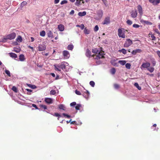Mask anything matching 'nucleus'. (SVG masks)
Listing matches in <instances>:
<instances>
[{"label":"nucleus","instance_id":"obj_1","mask_svg":"<svg viewBox=\"0 0 160 160\" xmlns=\"http://www.w3.org/2000/svg\"><path fill=\"white\" fill-rule=\"evenodd\" d=\"M68 64L66 62H63L59 64L58 65H54V66L55 68V70L56 71H60L61 70L59 68H61L62 70L66 68V67L68 66Z\"/></svg>","mask_w":160,"mask_h":160},{"label":"nucleus","instance_id":"obj_2","mask_svg":"<svg viewBox=\"0 0 160 160\" xmlns=\"http://www.w3.org/2000/svg\"><path fill=\"white\" fill-rule=\"evenodd\" d=\"M150 63L149 62H146L143 63L141 65L140 68L141 69H142V68H147L149 72H152L154 71V68L153 67H150Z\"/></svg>","mask_w":160,"mask_h":160},{"label":"nucleus","instance_id":"obj_3","mask_svg":"<svg viewBox=\"0 0 160 160\" xmlns=\"http://www.w3.org/2000/svg\"><path fill=\"white\" fill-rule=\"evenodd\" d=\"M16 36V33L12 32L6 36L3 39L5 40L7 39L12 40L15 38Z\"/></svg>","mask_w":160,"mask_h":160},{"label":"nucleus","instance_id":"obj_4","mask_svg":"<svg viewBox=\"0 0 160 160\" xmlns=\"http://www.w3.org/2000/svg\"><path fill=\"white\" fill-rule=\"evenodd\" d=\"M132 44V41L129 38L127 39L124 44L123 46L125 48H128Z\"/></svg>","mask_w":160,"mask_h":160},{"label":"nucleus","instance_id":"obj_5","mask_svg":"<svg viewBox=\"0 0 160 160\" xmlns=\"http://www.w3.org/2000/svg\"><path fill=\"white\" fill-rule=\"evenodd\" d=\"M122 29L123 28H119L118 30V35L119 37L122 38H125V35L124 33L122 32Z\"/></svg>","mask_w":160,"mask_h":160},{"label":"nucleus","instance_id":"obj_6","mask_svg":"<svg viewBox=\"0 0 160 160\" xmlns=\"http://www.w3.org/2000/svg\"><path fill=\"white\" fill-rule=\"evenodd\" d=\"M105 54L102 52H99L98 55L95 56V58L97 59H98L100 58H105L104 55Z\"/></svg>","mask_w":160,"mask_h":160},{"label":"nucleus","instance_id":"obj_7","mask_svg":"<svg viewBox=\"0 0 160 160\" xmlns=\"http://www.w3.org/2000/svg\"><path fill=\"white\" fill-rule=\"evenodd\" d=\"M117 59H112L111 60L110 62L111 64L114 66L118 67V63L116 61Z\"/></svg>","mask_w":160,"mask_h":160},{"label":"nucleus","instance_id":"obj_8","mask_svg":"<svg viewBox=\"0 0 160 160\" xmlns=\"http://www.w3.org/2000/svg\"><path fill=\"white\" fill-rule=\"evenodd\" d=\"M63 55L65 58H68L69 57V52L66 50L64 51L63 52Z\"/></svg>","mask_w":160,"mask_h":160},{"label":"nucleus","instance_id":"obj_9","mask_svg":"<svg viewBox=\"0 0 160 160\" xmlns=\"http://www.w3.org/2000/svg\"><path fill=\"white\" fill-rule=\"evenodd\" d=\"M38 51H41L44 50L46 48V47L44 45H39L38 47Z\"/></svg>","mask_w":160,"mask_h":160},{"label":"nucleus","instance_id":"obj_10","mask_svg":"<svg viewBox=\"0 0 160 160\" xmlns=\"http://www.w3.org/2000/svg\"><path fill=\"white\" fill-rule=\"evenodd\" d=\"M110 22V18L109 17L105 18L103 22L102 23L103 24H108Z\"/></svg>","mask_w":160,"mask_h":160},{"label":"nucleus","instance_id":"obj_11","mask_svg":"<svg viewBox=\"0 0 160 160\" xmlns=\"http://www.w3.org/2000/svg\"><path fill=\"white\" fill-rule=\"evenodd\" d=\"M137 14L138 13L136 10L132 11L131 12V17L133 18H135L137 17Z\"/></svg>","mask_w":160,"mask_h":160},{"label":"nucleus","instance_id":"obj_12","mask_svg":"<svg viewBox=\"0 0 160 160\" xmlns=\"http://www.w3.org/2000/svg\"><path fill=\"white\" fill-rule=\"evenodd\" d=\"M137 8L140 15H142L143 14V11L141 6L140 5H138L137 6Z\"/></svg>","mask_w":160,"mask_h":160},{"label":"nucleus","instance_id":"obj_13","mask_svg":"<svg viewBox=\"0 0 160 160\" xmlns=\"http://www.w3.org/2000/svg\"><path fill=\"white\" fill-rule=\"evenodd\" d=\"M45 101L46 102V103L48 104H51L53 102L52 99L49 98H45Z\"/></svg>","mask_w":160,"mask_h":160},{"label":"nucleus","instance_id":"obj_14","mask_svg":"<svg viewBox=\"0 0 160 160\" xmlns=\"http://www.w3.org/2000/svg\"><path fill=\"white\" fill-rule=\"evenodd\" d=\"M142 52V50L139 49H137L135 50H133L132 52V53L133 55H135L137 53H140Z\"/></svg>","mask_w":160,"mask_h":160},{"label":"nucleus","instance_id":"obj_15","mask_svg":"<svg viewBox=\"0 0 160 160\" xmlns=\"http://www.w3.org/2000/svg\"><path fill=\"white\" fill-rule=\"evenodd\" d=\"M82 1V3H84V1L83 0H76V1L75 3V5L78 6L80 5L81 4V2Z\"/></svg>","mask_w":160,"mask_h":160},{"label":"nucleus","instance_id":"obj_16","mask_svg":"<svg viewBox=\"0 0 160 160\" xmlns=\"http://www.w3.org/2000/svg\"><path fill=\"white\" fill-rule=\"evenodd\" d=\"M58 28L59 31H62L64 30V27L63 25L60 24L58 25Z\"/></svg>","mask_w":160,"mask_h":160},{"label":"nucleus","instance_id":"obj_17","mask_svg":"<svg viewBox=\"0 0 160 160\" xmlns=\"http://www.w3.org/2000/svg\"><path fill=\"white\" fill-rule=\"evenodd\" d=\"M91 52L90 50H89L88 49H87L86 50V55L87 57H90L92 56L91 55Z\"/></svg>","mask_w":160,"mask_h":160},{"label":"nucleus","instance_id":"obj_18","mask_svg":"<svg viewBox=\"0 0 160 160\" xmlns=\"http://www.w3.org/2000/svg\"><path fill=\"white\" fill-rule=\"evenodd\" d=\"M47 34L49 38H53V33L50 30H48V31Z\"/></svg>","mask_w":160,"mask_h":160},{"label":"nucleus","instance_id":"obj_19","mask_svg":"<svg viewBox=\"0 0 160 160\" xmlns=\"http://www.w3.org/2000/svg\"><path fill=\"white\" fill-rule=\"evenodd\" d=\"M151 61L152 65L153 67H154L156 66V62L154 58H152L151 59Z\"/></svg>","mask_w":160,"mask_h":160},{"label":"nucleus","instance_id":"obj_20","mask_svg":"<svg viewBox=\"0 0 160 160\" xmlns=\"http://www.w3.org/2000/svg\"><path fill=\"white\" fill-rule=\"evenodd\" d=\"M9 54L10 56L12 58H16L18 57L17 55L15 53L10 52Z\"/></svg>","mask_w":160,"mask_h":160},{"label":"nucleus","instance_id":"obj_21","mask_svg":"<svg viewBox=\"0 0 160 160\" xmlns=\"http://www.w3.org/2000/svg\"><path fill=\"white\" fill-rule=\"evenodd\" d=\"M19 59L21 61H23L25 60L24 56L23 54H20L19 56Z\"/></svg>","mask_w":160,"mask_h":160},{"label":"nucleus","instance_id":"obj_22","mask_svg":"<svg viewBox=\"0 0 160 160\" xmlns=\"http://www.w3.org/2000/svg\"><path fill=\"white\" fill-rule=\"evenodd\" d=\"M86 14V12L85 11L82 12H79L78 13V15L80 16H83L85 15Z\"/></svg>","mask_w":160,"mask_h":160},{"label":"nucleus","instance_id":"obj_23","mask_svg":"<svg viewBox=\"0 0 160 160\" xmlns=\"http://www.w3.org/2000/svg\"><path fill=\"white\" fill-rule=\"evenodd\" d=\"M118 52H122L124 54H125L127 53L126 50L124 48H122L121 50H118Z\"/></svg>","mask_w":160,"mask_h":160},{"label":"nucleus","instance_id":"obj_24","mask_svg":"<svg viewBox=\"0 0 160 160\" xmlns=\"http://www.w3.org/2000/svg\"><path fill=\"white\" fill-rule=\"evenodd\" d=\"M84 93V95H85L84 97L86 98H88L89 95V92L88 91H86V92H85Z\"/></svg>","mask_w":160,"mask_h":160},{"label":"nucleus","instance_id":"obj_25","mask_svg":"<svg viewBox=\"0 0 160 160\" xmlns=\"http://www.w3.org/2000/svg\"><path fill=\"white\" fill-rule=\"evenodd\" d=\"M16 40L18 42H21L22 41V38L20 36H18L16 39Z\"/></svg>","mask_w":160,"mask_h":160},{"label":"nucleus","instance_id":"obj_26","mask_svg":"<svg viewBox=\"0 0 160 160\" xmlns=\"http://www.w3.org/2000/svg\"><path fill=\"white\" fill-rule=\"evenodd\" d=\"M27 85L30 88L32 89H35L36 88V87L34 85H32L29 84H28Z\"/></svg>","mask_w":160,"mask_h":160},{"label":"nucleus","instance_id":"obj_27","mask_svg":"<svg viewBox=\"0 0 160 160\" xmlns=\"http://www.w3.org/2000/svg\"><path fill=\"white\" fill-rule=\"evenodd\" d=\"M59 108L60 109H62L63 110H65V107L64 106V105L63 104H60L59 106Z\"/></svg>","mask_w":160,"mask_h":160},{"label":"nucleus","instance_id":"obj_28","mask_svg":"<svg viewBox=\"0 0 160 160\" xmlns=\"http://www.w3.org/2000/svg\"><path fill=\"white\" fill-rule=\"evenodd\" d=\"M118 63L122 65H124L125 64L126 61L125 60H119L118 61Z\"/></svg>","mask_w":160,"mask_h":160},{"label":"nucleus","instance_id":"obj_29","mask_svg":"<svg viewBox=\"0 0 160 160\" xmlns=\"http://www.w3.org/2000/svg\"><path fill=\"white\" fill-rule=\"evenodd\" d=\"M134 85L136 87H137L138 89L139 90H140L141 89V87L139 86L138 83L137 82L135 83Z\"/></svg>","mask_w":160,"mask_h":160},{"label":"nucleus","instance_id":"obj_30","mask_svg":"<svg viewBox=\"0 0 160 160\" xmlns=\"http://www.w3.org/2000/svg\"><path fill=\"white\" fill-rule=\"evenodd\" d=\"M73 48V46L72 45H69L67 47V49L68 50H72Z\"/></svg>","mask_w":160,"mask_h":160},{"label":"nucleus","instance_id":"obj_31","mask_svg":"<svg viewBox=\"0 0 160 160\" xmlns=\"http://www.w3.org/2000/svg\"><path fill=\"white\" fill-rule=\"evenodd\" d=\"M84 32L85 34H88L90 33V31L87 28H84Z\"/></svg>","mask_w":160,"mask_h":160},{"label":"nucleus","instance_id":"obj_32","mask_svg":"<svg viewBox=\"0 0 160 160\" xmlns=\"http://www.w3.org/2000/svg\"><path fill=\"white\" fill-rule=\"evenodd\" d=\"M45 34H46L44 30H43L40 32V35L42 37L45 36Z\"/></svg>","mask_w":160,"mask_h":160},{"label":"nucleus","instance_id":"obj_33","mask_svg":"<svg viewBox=\"0 0 160 160\" xmlns=\"http://www.w3.org/2000/svg\"><path fill=\"white\" fill-rule=\"evenodd\" d=\"M20 51L21 48L20 47H19L18 48H14V51L17 53L19 52Z\"/></svg>","mask_w":160,"mask_h":160},{"label":"nucleus","instance_id":"obj_34","mask_svg":"<svg viewBox=\"0 0 160 160\" xmlns=\"http://www.w3.org/2000/svg\"><path fill=\"white\" fill-rule=\"evenodd\" d=\"M111 73L112 74H114L116 72V69L114 68H112L111 69Z\"/></svg>","mask_w":160,"mask_h":160},{"label":"nucleus","instance_id":"obj_35","mask_svg":"<svg viewBox=\"0 0 160 160\" xmlns=\"http://www.w3.org/2000/svg\"><path fill=\"white\" fill-rule=\"evenodd\" d=\"M40 106L42 109L45 110L47 109V107L45 105H41Z\"/></svg>","mask_w":160,"mask_h":160},{"label":"nucleus","instance_id":"obj_36","mask_svg":"<svg viewBox=\"0 0 160 160\" xmlns=\"http://www.w3.org/2000/svg\"><path fill=\"white\" fill-rule=\"evenodd\" d=\"M12 89L15 92H18V89L15 86H13L12 88Z\"/></svg>","mask_w":160,"mask_h":160},{"label":"nucleus","instance_id":"obj_37","mask_svg":"<svg viewBox=\"0 0 160 160\" xmlns=\"http://www.w3.org/2000/svg\"><path fill=\"white\" fill-rule=\"evenodd\" d=\"M131 65L130 63H127L125 64V67L127 69H130Z\"/></svg>","mask_w":160,"mask_h":160},{"label":"nucleus","instance_id":"obj_38","mask_svg":"<svg viewBox=\"0 0 160 160\" xmlns=\"http://www.w3.org/2000/svg\"><path fill=\"white\" fill-rule=\"evenodd\" d=\"M143 22L145 24H146L150 25H151L152 24V23L151 22L149 21H144Z\"/></svg>","mask_w":160,"mask_h":160},{"label":"nucleus","instance_id":"obj_39","mask_svg":"<svg viewBox=\"0 0 160 160\" xmlns=\"http://www.w3.org/2000/svg\"><path fill=\"white\" fill-rule=\"evenodd\" d=\"M81 106V105L80 104H78L75 107V109L77 110H79V108Z\"/></svg>","mask_w":160,"mask_h":160},{"label":"nucleus","instance_id":"obj_40","mask_svg":"<svg viewBox=\"0 0 160 160\" xmlns=\"http://www.w3.org/2000/svg\"><path fill=\"white\" fill-rule=\"evenodd\" d=\"M114 87L115 88L118 89L119 88V85L117 84H114Z\"/></svg>","mask_w":160,"mask_h":160},{"label":"nucleus","instance_id":"obj_41","mask_svg":"<svg viewBox=\"0 0 160 160\" xmlns=\"http://www.w3.org/2000/svg\"><path fill=\"white\" fill-rule=\"evenodd\" d=\"M127 23L128 25H132V22L131 20H128L127 21Z\"/></svg>","mask_w":160,"mask_h":160},{"label":"nucleus","instance_id":"obj_42","mask_svg":"<svg viewBox=\"0 0 160 160\" xmlns=\"http://www.w3.org/2000/svg\"><path fill=\"white\" fill-rule=\"evenodd\" d=\"M89 84L92 87H93L94 86L95 82L93 81H91L90 82Z\"/></svg>","mask_w":160,"mask_h":160},{"label":"nucleus","instance_id":"obj_43","mask_svg":"<svg viewBox=\"0 0 160 160\" xmlns=\"http://www.w3.org/2000/svg\"><path fill=\"white\" fill-rule=\"evenodd\" d=\"M5 72L9 77L10 76V73L9 71L8 70L6 69L5 70Z\"/></svg>","mask_w":160,"mask_h":160},{"label":"nucleus","instance_id":"obj_44","mask_svg":"<svg viewBox=\"0 0 160 160\" xmlns=\"http://www.w3.org/2000/svg\"><path fill=\"white\" fill-rule=\"evenodd\" d=\"M56 91L54 90H52L50 92V94L51 95H55L56 94Z\"/></svg>","mask_w":160,"mask_h":160},{"label":"nucleus","instance_id":"obj_45","mask_svg":"<svg viewBox=\"0 0 160 160\" xmlns=\"http://www.w3.org/2000/svg\"><path fill=\"white\" fill-rule=\"evenodd\" d=\"M92 52L95 53H97L98 52V51L97 48H95L94 49H92Z\"/></svg>","mask_w":160,"mask_h":160},{"label":"nucleus","instance_id":"obj_46","mask_svg":"<svg viewBox=\"0 0 160 160\" xmlns=\"http://www.w3.org/2000/svg\"><path fill=\"white\" fill-rule=\"evenodd\" d=\"M68 3V1L67 0H63L61 2V3H60V4L61 5H62V4H66V3Z\"/></svg>","mask_w":160,"mask_h":160},{"label":"nucleus","instance_id":"obj_47","mask_svg":"<svg viewBox=\"0 0 160 160\" xmlns=\"http://www.w3.org/2000/svg\"><path fill=\"white\" fill-rule=\"evenodd\" d=\"M160 2V0H155L154 2L153 3V5H157Z\"/></svg>","mask_w":160,"mask_h":160},{"label":"nucleus","instance_id":"obj_48","mask_svg":"<svg viewBox=\"0 0 160 160\" xmlns=\"http://www.w3.org/2000/svg\"><path fill=\"white\" fill-rule=\"evenodd\" d=\"M99 29V28L98 25H96L94 28V30L95 32L97 31Z\"/></svg>","mask_w":160,"mask_h":160},{"label":"nucleus","instance_id":"obj_49","mask_svg":"<svg viewBox=\"0 0 160 160\" xmlns=\"http://www.w3.org/2000/svg\"><path fill=\"white\" fill-rule=\"evenodd\" d=\"M62 115L64 117H66L68 118H69L71 117V116L68 115L66 114H65V113H63L62 114Z\"/></svg>","mask_w":160,"mask_h":160},{"label":"nucleus","instance_id":"obj_50","mask_svg":"<svg viewBox=\"0 0 160 160\" xmlns=\"http://www.w3.org/2000/svg\"><path fill=\"white\" fill-rule=\"evenodd\" d=\"M132 26L133 28H138L139 27H140V26L139 25L136 24H133Z\"/></svg>","mask_w":160,"mask_h":160},{"label":"nucleus","instance_id":"obj_51","mask_svg":"<svg viewBox=\"0 0 160 160\" xmlns=\"http://www.w3.org/2000/svg\"><path fill=\"white\" fill-rule=\"evenodd\" d=\"M27 2L25 1H23V2L21 4V6L22 7H23L24 6L27 5Z\"/></svg>","mask_w":160,"mask_h":160},{"label":"nucleus","instance_id":"obj_52","mask_svg":"<svg viewBox=\"0 0 160 160\" xmlns=\"http://www.w3.org/2000/svg\"><path fill=\"white\" fill-rule=\"evenodd\" d=\"M75 93L77 94V95H81V93L80 92L77 90H76L75 91Z\"/></svg>","mask_w":160,"mask_h":160},{"label":"nucleus","instance_id":"obj_53","mask_svg":"<svg viewBox=\"0 0 160 160\" xmlns=\"http://www.w3.org/2000/svg\"><path fill=\"white\" fill-rule=\"evenodd\" d=\"M76 105V103L75 102H73L71 103L70 105L71 106H73Z\"/></svg>","mask_w":160,"mask_h":160},{"label":"nucleus","instance_id":"obj_54","mask_svg":"<svg viewBox=\"0 0 160 160\" xmlns=\"http://www.w3.org/2000/svg\"><path fill=\"white\" fill-rule=\"evenodd\" d=\"M80 28H81L82 30H83L84 28V25L83 24H81V25H80Z\"/></svg>","mask_w":160,"mask_h":160},{"label":"nucleus","instance_id":"obj_55","mask_svg":"<svg viewBox=\"0 0 160 160\" xmlns=\"http://www.w3.org/2000/svg\"><path fill=\"white\" fill-rule=\"evenodd\" d=\"M32 106L34 108H35L36 109H38V107H37V106L35 104H32Z\"/></svg>","mask_w":160,"mask_h":160},{"label":"nucleus","instance_id":"obj_56","mask_svg":"<svg viewBox=\"0 0 160 160\" xmlns=\"http://www.w3.org/2000/svg\"><path fill=\"white\" fill-rule=\"evenodd\" d=\"M151 37L152 38V40H155L156 38H155V36L153 35H152L151 36Z\"/></svg>","mask_w":160,"mask_h":160},{"label":"nucleus","instance_id":"obj_57","mask_svg":"<svg viewBox=\"0 0 160 160\" xmlns=\"http://www.w3.org/2000/svg\"><path fill=\"white\" fill-rule=\"evenodd\" d=\"M155 32L157 33L158 34H160L159 33V31H158V30L157 29H155Z\"/></svg>","mask_w":160,"mask_h":160},{"label":"nucleus","instance_id":"obj_58","mask_svg":"<svg viewBox=\"0 0 160 160\" xmlns=\"http://www.w3.org/2000/svg\"><path fill=\"white\" fill-rule=\"evenodd\" d=\"M59 2V0H54V3L55 4H57Z\"/></svg>","mask_w":160,"mask_h":160},{"label":"nucleus","instance_id":"obj_59","mask_svg":"<svg viewBox=\"0 0 160 160\" xmlns=\"http://www.w3.org/2000/svg\"><path fill=\"white\" fill-rule=\"evenodd\" d=\"M155 0H149V1L150 2L153 4Z\"/></svg>","mask_w":160,"mask_h":160},{"label":"nucleus","instance_id":"obj_60","mask_svg":"<svg viewBox=\"0 0 160 160\" xmlns=\"http://www.w3.org/2000/svg\"><path fill=\"white\" fill-rule=\"evenodd\" d=\"M54 114H55V116H56V117H59L60 116V115L59 114L57 113H55Z\"/></svg>","mask_w":160,"mask_h":160},{"label":"nucleus","instance_id":"obj_61","mask_svg":"<svg viewBox=\"0 0 160 160\" xmlns=\"http://www.w3.org/2000/svg\"><path fill=\"white\" fill-rule=\"evenodd\" d=\"M28 48H29L32 49V51H33V48L32 47L30 46H28Z\"/></svg>","mask_w":160,"mask_h":160},{"label":"nucleus","instance_id":"obj_62","mask_svg":"<svg viewBox=\"0 0 160 160\" xmlns=\"http://www.w3.org/2000/svg\"><path fill=\"white\" fill-rule=\"evenodd\" d=\"M74 11L73 10H72L71 12H70V14H73L74 13Z\"/></svg>","mask_w":160,"mask_h":160},{"label":"nucleus","instance_id":"obj_63","mask_svg":"<svg viewBox=\"0 0 160 160\" xmlns=\"http://www.w3.org/2000/svg\"><path fill=\"white\" fill-rule=\"evenodd\" d=\"M26 90L27 91L29 92H32V90L30 89H26Z\"/></svg>","mask_w":160,"mask_h":160},{"label":"nucleus","instance_id":"obj_64","mask_svg":"<svg viewBox=\"0 0 160 160\" xmlns=\"http://www.w3.org/2000/svg\"><path fill=\"white\" fill-rule=\"evenodd\" d=\"M31 42H33L34 41V38H33V37H31Z\"/></svg>","mask_w":160,"mask_h":160}]
</instances>
